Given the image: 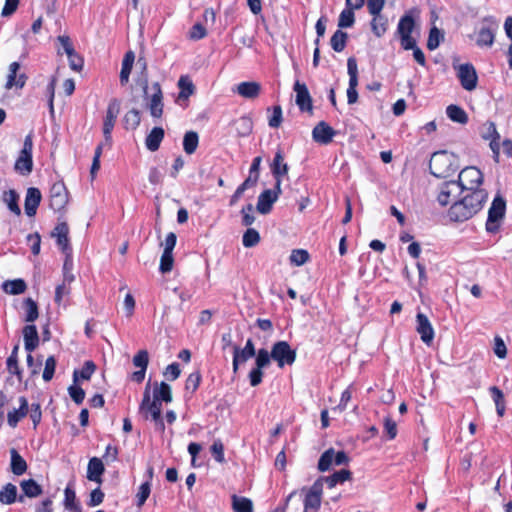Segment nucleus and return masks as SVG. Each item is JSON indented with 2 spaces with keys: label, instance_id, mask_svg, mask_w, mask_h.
<instances>
[{
  "label": "nucleus",
  "instance_id": "obj_1",
  "mask_svg": "<svg viewBox=\"0 0 512 512\" xmlns=\"http://www.w3.org/2000/svg\"><path fill=\"white\" fill-rule=\"evenodd\" d=\"M488 198L486 190L469 192L462 199L455 201L449 209L452 221L463 222L472 218L482 208Z\"/></svg>",
  "mask_w": 512,
  "mask_h": 512
},
{
  "label": "nucleus",
  "instance_id": "obj_2",
  "mask_svg": "<svg viewBox=\"0 0 512 512\" xmlns=\"http://www.w3.org/2000/svg\"><path fill=\"white\" fill-rule=\"evenodd\" d=\"M459 169V159L451 152L438 151L432 154L429 162V170L437 178L452 176Z\"/></svg>",
  "mask_w": 512,
  "mask_h": 512
},
{
  "label": "nucleus",
  "instance_id": "obj_3",
  "mask_svg": "<svg viewBox=\"0 0 512 512\" xmlns=\"http://www.w3.org/2000/svg\"><path fill=\"white\" fill-rule=\"evenodd\" d=\"M139 411L144 415L146 419H151L156 426V429L163 432L165 430V424L162 418V403L151 399V382L145 386L143 398L139 406Z\"/></svg>",
  "mask_w": 512,
  "mask_h": 512
},
{
  "label": "nucleus",
  "instance_id": "obj_4",
  "mask_svg": "<svg viewBox=\"0 0 512 512\" xmlns=\"http://www.w3.org/2000/svg\"><path fill=\"white\" fill-rule=\"evenodd\" d=\"M301 493L304 494L303 512H318L322 501L323 479H317L309 488L303 487Z\"/></svg>",
  "mask_w": 512,
  "mask_h": 512
},
{
  "label": "nucleus",
  "instance_id": "obj_5",
  "mask_svg": "<svg viewBox=\"0 0 512 512\" xmlns=\"http://www.w3.org/2000/svg\"><path fill=\"white\" fill-rule=\"evenodd\" d=\"M463 191H479V186L483 182L482 172L474 167L468 166L461 170L456 181Z\"/></svg>",
  "mask_w": 512,
  "mask_h": 512
},
{
  "label": "nucleus",
  "instance_id": "obj_6",
  "mask_svg": "<svg viewBox=\"0 0 512 512\" xmlns=\"http://www.w3.org/2000/svg\"><path fill=\"white\" fill-rule=\"evenodd\" d=\"M506 210L505 200L497 195L492 201L488 211V218L486 221V230L489 233H496L500 227V221L503 219Z\"/></svg>",
  "mask_w": 512,
  "mask_h": 512
},
{
  "label": "nucleus",
  "instance_id": "obj_7",
  "mask_svg": "<svg viewBox=\"0 0 512 512\" xmlns=\"http://www.w3.org/2000/svg\"><path fill=\"white\" fill-rule=\"evenodd\" d=\"M271 358L277 362L279 368H283L285 365H292L295 362L296 351L288 342L278 341L272 346Z\"/></svg>",
  "mask_w": 512,
  "mask_h": 512
},
{
  "label": "nucleus",
  "instance_id": "obj_8",
  "mask_svg": "<svg viewBox=\"0 0 512 512\" xmlns=\"http://www.w3.org/2000/svg\"><path fill=\"white\" fill-rule=\"evenodd\" d=\"M281 182L282 180H278L275 182V187L273 190L267 189L264 190L258 197V202L256 205L257 211L261 214H268L272 210L273 204L277 201L279 195L281 194Z\"/></svg>",
  "mask_w": 512,
  "mask_h": 512
},
{
  "label": "nucleus",
  "instance_id": "obj_9",
  "mask_svg": "<svg viewBox=\"0 0 512 512\" xmlns=\"http://www.w3.org/2000/svg\"><path fill=\"white\" fill-rule=\"evenodd\" d=\"M455 69L463 89L472 91L477 87L478 75L471 63L460 64Z\"/></svg>",
  "mask_w": 512,
  "mask_h": 512
},
{
  "label": "nucleus",
  "instance_id": "obj_10",
  "mask_svg": "<svg viewBox=\"0 0 512 512\" xmlns=\"http://www.w3.org/2000/svg\"><path fill=\"white\" fill-rule=\"evenodd\" d=\"M497 23L491 18H485L483 25L477 32L476 44L479 47H491L494 43Z\"/></svg>",
  "mask_w": 512,
  "mask_h": 512
},
{
  "label": "nucleus",
  "instance_id": "obj_11",
  "mask_svg": "<svg viewBox=\"0 0 512 512\" xmlns=\"http://www.w3.org/2000/svg\"><path fill=\"white\" fill-rule=\"evenodd\" d=\"M120 111V103L117 99H112L107 107L106 116L103 122V134L105 141L107 143H111L112 139V131L116 123V119L118 117Z\"/></svg>",
  "mask_w": 512,
  "mask_h": 512
},
{
  "label": "nucleus",
  "instance_id": "obj_12",
  "mask_svg": "<svg viewBox=\"0 0 512 512\" xmlns=\"http://www.w3.org/2000/svg\"><path fill=\"white\" fill-rule=\"evenodd\" d=\"M463 190L456 182V180L446 181L439 187L437 195V201L441 206H446L451 203L457 196H459Z\"/></svg>",
  "mask_w": 512,
  "mask_h": 512
},
{
  "label": "nucleus",
  "instance_id": "obj_13",
  "mask_svg": "<svg viewBox=\"0 0 512 512\" xmlns=\"http://www.w3.org/2000/svg\"><path fill=\"white\" fill-rule=\"evenodd\" d=\"M68 203V191L63 182H55L50 188V208L62 210Z\"/></svg>",
  "mask_w": 512,
  "mask_h": 512
},
{
  "label": "nucleus",
  "instance_id": "obj_14",
  "mask_svg": "<svg viewBox=\"0 0 512 512\" xmlns=\"http://www.w3.org/2000/svg\"><path fill=\"white\" fill-rule=\"evenodd\" d=\"M416 331L426 345L432 343L435 335L433 326L428 317L421 312L416 315Z\"/></svg>",
  "mask_w": 512,
  "mask_h": 512
},
{
  "label": "nucleus",
  "instance_id": "obj_15",
  "mask_svg": "<svg viewBox=\"0 0 512 512\" xmlns=\"http://www.w3.org/2000/svg\"><path fill=\"white\" fill-rule=\"evenodd\" d=\"M149 363V354L146 350L138 351L133 357V365L139 368L131 374V379L136 383H141L146 374V370Z\"/></svg>",
  "mask_w": 512,
  "mask_h": 512
},
{
  "label": "nucleus",
  "instance_id": "obj_16",
  "mask_svg": "<svg viewBox=\"0 0 512 512\" xmlns=\"http://www.w3.org/2000/svg\"><path fill=\"white\" fill-rule=\"evenodd\" d=\"M19 407L12 409L7 414V423L11 428L17 427L18 423L29 413V403L26 397L18 398Z\"/></svg>",
  "mask_w": 512,
  "mask_h": 512
},
{
  "label": "nucleus",
  "instance_id": "obj_17",
  "mask_svg": "<svg viewBox=\"0 0 512 512\" xmlns=\"http://www.w3.org/2000/svg\"><path fill=\"white\" fill-rule=\"evenodd\" d=\"M335 130L326 122H319L312 131L313 140L320 144H329L335 136Z\"/></svg>",
  "mask_w": 512,
  "mask_h": 512
},
{
  "label": "nucleus",
  "instance_id": "obj_18",
  "mask_svg": "<svg viewBox=\"0 0 512 512\" xmlns=\"http://www.w3.org/2000/svg\"><path fill=\"white\" fill-rule=\"evenodd\" d=\"M294 91L296 93V104L301 111L312 110V99L306 84L296 81L294 84Z\"/></svg>",
  "mask_w": 512,
  "mask_h": 512
},
{
  "label": "nucleus",
  "instance_id": "obj_19",
  "mask_svg": "<svg viewBox=\"0 0 512 512\" xmlns=\"http://www.w3.org/2000/svg\"><path fill=\"white\" fill-rule=\"evenodd\" d=\"M68 234L69 228L66 222L58 223L51 234L52 237L56 238L57 245L67 256L71 252Z\"/></svg>",
  "mask_w": 512,
  "mask_h": 512
},
{
  "label": "nucleus",
  "instance_id": "obj_20",
  "mask_svg": "<svg viewBox=\"0 0 512 512\" xmlns=\"http://www.w3.org/2000/svg\"><path fill=\"white\" fill-rule=\"evenodd\" d=\"M41 199L42 195L38 188L30 187L27 189L24 203V209L27 216H35Z\"/></svg>",
  "mask_w": 512,
  "mask_h": 512
},
{
  "label": "nucleus",
  "instance_id": "obj_21",
  "mask_svg": "<svg viewBox=\"0 0 512 512\" xmlns=\"http://www.w3.org/2000/svg\"><path fill=\"white\" fill-rule=\"evenodd\" d=\"M151 88L153 94L148 104L150 114L154 118H160L163 114L162 90L158 82L153 83Z\"/></svg>",
  "mask_w": 512,
  "mask_h": 512
},
{
  "label": "nucleus",
  "instance_id": "obj_22",
  "mask_svg": "<svg viewBox=\"0 0 512 512\" xmlns=\"http://www.w3.org/2000/svg\"><path fill=\"white\" fill-rule=\"evenodd\" d=\"M24 347L28 353L33 352L39 344V335L35 325H26L23 328Z\"/></svg>",
  "mask_w": 512,
  "mask_h": 512
},
{
  "label": "nucleus",
  "instance_id": "obj_23",
  "mask_svg": "<svg viewBox=\"0 0 512 512\" xmlns=\"http://www.w3.org/2000/svg\"><path fill=\"white\" fill-rule=\"evenodd\" d=\"M152 388V396L153 399L162 403H170L172 402V392L171 387L166 382H155L153 385H151Z\"/></svg>",
  "mask_w": 512,
  "mask_h": 512
},
{
  "label": "nucleus",
  "instance_id": "obj_24",
  "mask_svg": "<svg viewBox=\"0 0 512 512\" xmlns=\"http://www.w3.org/2000/svg\"><path fill=\"white\" fill-rule=\"evenodd\" d=\"M19 68H20V64L18 62H12L10 64L9 74H8L7 82H6L7 89L12 88L13 86H16L18 88L24 87L27 77L25 74H19L17 76V72H18Z\"/></svg>",
  "mask_w": 512,
  "mask_h": 512
},
{
  "label": "nucleus",
  "instance_id": "obj_25",
  "mask_svg": "<svg viewBox=\"0 0 512 512\" xmlns=\"http://www.w3.org/2000/svg\"><path fill=\"white\" fill-rule=\"evenodd\" d=\"M288 165L284 162V156L282 151L279 149L274 156L273 162L271 164V172L276 181L281 180L282 176H285L288 173Z\"/></svg>",
  "mask_w": 512,
  "mask_h": 512
},
{
  "label": "nucleus",
  "instance_id": "obj_26",
  "mask_svg": "<svg viewBox=\"0 0 512 512\" xmlns=\"http://www.w3.org/2000/svg\"><path fill=\"white\" fill-rule=\"evenodd\" d=\"M104 470V465L101 459L93 457L89 460L88 463L87 478L90 481H94L100 484L102 482L101 476L104 473Z\"/></svg>",
  "mask_w": 512,
  "mask_h": 512
},
{
  "label": "nucleus",
  "instance_id": "obj_27",
  "mask_svg": "<svg viewBox=\"0 0 512 512\" xmlns=\"http://www.w3.org/2000/svg\"><path fill=\"white\" fill-rule=\"evenodd\" d=\"M164 135L165 132L162 127H154L145 139L146 148L151 152L157 151L164 139Z\"/></svg>",
  "mask_w": 512,
  "mask_h": 512
},
{
  "label": "nucleus",
  "instance_id": "obj_28",
  "mask_svg": "<svg viewBox=\"0 0 512 512\" xmlns=\"http://www.w3.org/2000/svg\"><path fill=\"white\" fill-rule=\"evenodd\" d=\"M260 90H261V85L258 82H254V81L241 82L240 84H238L237 89H236L237 93L240 96H242L244 98H248V99H254V98L258 97Z\"/></svg>",
  "mask_w": 512,
  "mask_h": 512
},
{
  "label": "nucleus",
  "instance_id": "obj_29",
  "mask_svg": "<svg viewBox=\"0 0 512 512\" xmlns=\"http://www.w3.org/2000/svg\"><path fill=\"white\" fill-rule=\"evenodd\" d=\"M135 61V54L133 51H128L125 53L124 58L122 60V66L120 71V83L125 85L129 81V76Z\"/></svg>",
  "mask_w": 512,
  "mask_h": 512
},
{
  "label": "nucleus",
  "instance_id": "obj_30",
  "mask_svg": "<svg viewBox=\"0 0 512 512\" xmlns=\"http://www.w3.org/2000/svg\"><path fill=\"white\" fill-rule=\"evenodd\" d=\"M233 356L240 359L242 362H246L256 354L255 346L252 339H248L245 346L240 348L237 345H233Z\"/></svg>",
  "mask_w": 512,
  "mask_h": 512
},
{
  "label": "nucleus",
  "instance_id": "obj_31",
  "mask_svg": "<svg viewBox=\"0 0 512 512\" xmlns=\"http://www.w3.org/2000/svg\"><path fill=\"white\" fill-rule=\"evenodd\" d=\"M11 456V471L13 474L20 476L23 475L27 470V463L25 459L18 453V451L14 448L10 450Z\"/></svg>",
  "mask_w": 512,
  "mask_h": 512
},
{
  "label": "nucleus",
  "instance_id": "obj_32",
  "mask_svg": "<svg viewBox=\"0 0 512 512\" xmlns=\"http://www.w3.org/2000/svg\"><path fill=\"white\" fill-rule=\"evenodd\" d=\"M27 285L23 279L6 280L2 283V290L9 295H19L26 291Z\"/></svg>",
  "mask_w": 512,
  "mask_h": 512
},
{
  "label": "nucleus",
  "instance_id": "obj_33",
  "mask_svg": "<svg viewBox=\"0 0 512 512\" xmlns=\"http://www.w3.org/2000/svg\"><path fill=\"white\" fill-rule=\"evenodd\" d=\"M14 169L17 173L21 175H29L33 169V159L30 155H25L19 153L18 158L16 159Z\"/></svg>",
  "mask_w": 512,
  "mask_h": 512
},
{
  "label": "nucleus",
  "instance_id": "obj_34",
  "mask_svg": "<svg viewBox=\"0 0 512 512\" xmlns=\"http://www.w3.org/2000/svg\"><path fill=\"white\" fill-rule=\"evenodd\" d=\"M448 118L459 124H466L468 122V115L463 108L458 105H449L446 108Z\"/></svg>",
  "mask_w": 512,
  "mask_h": 512
},
{
  "label": "nucleus",
  "instance_id": "obj_35",
  "mask_svg": "<svg viewBox=\"0 0 512 512\" xmlns=\"http://www.w3.org/2000/svg\"><path fill=\"white\" fill-rule=\"evenodd\" d=\"M18 345L14 346L10 356L7 358V370L10 374L16 375L19 381L22 380V370L18 365Z\"/></svg>",
  "mask_w": 512,
  "mask_h": 512
},
{
  "label": "nucleus",
  "instance_id": "obj_36",
  "mask_svg": "<svg viewBox=\"0 0 512 512\" xmlns=\"http://www.w3.org/2000/svg\"><path fill=\"white\" fill-rule=\"evenodd\" d=\"M17 500V487L12 483H7L0 490V503L11 505Z\"/></svg>",
  "mask_w": 512,
  "mask_h": 512
},
{
  "label": "nucleus",
  "instance_id": "obj_37",
  "mask_svg": "<svg viewBox=\"0 0 512 512\" xmlns=\"http://www.w3.org/2000/svg\"><path fill=\"white\" fill-rule=\"evenodd\" d=\"M351 472L347 469H342L333 473L327 477H320L319 479H323V483H327L329 488L335 487L339 483H343L344 481L350 479Z\"/></svg>",
  "mask_w": 512,
  "mask_h": 512
},
{
  "label": "nucleus",
  "instance_id": "obj_38",
  "mask_svg": "<svg viewBox=\"0 0 512 512\" xmlns=\"http://www.w3.org/2000/svg\"><path fill=\"white\" fill-rule=\"evenodd\" d=\"M3 201L6 203L7 207L12 213L17 216L21 214V209L18 205L19 195L15 190L10 189L4 192Z\"/></svg>",
  "mask_w": 512,
  "mask_h": 512
},
{
  "label": "nucleus",
  "instance_id": "obj_39",
  "mask_svg": "<svg viewBox=\"0 0 512 512\" xmlns=\"http://www.w3.org/2000/svg\"><path fill=\"white\" fill-rule=\"evenodd\" d=\"M415 27L414 19L411 15H404L400 18L397 26V34L399 36L411 35Z\"/></svg>",
  "mask_w": 512,
  "mask_h": 512
},
{
  "label": "nucleus",
  "instance_id": "obj_40",
  "mask_svg": "<svg viewBox=\"0 0 512 512\" xmlns=\"http://www.w3.org/2000/svg\"><path fill=\"white\" fill-rule=\"evenodd\" d=\"M491 397L495 403L497 414L502 417L505 413V399L503 392L496 386H492L489 388Z\"/></svg>",
  "mask_w": 512,
  "mask_h": 512
},
{
  "label": "nucleus",
  "instance_id": "obj_41",
  "mask_svg": "<svg viewBox=\"0 0 512 512\" xmlns=\"http://www.w3.org/2000/svg\"><path fill=\"white\" fill-rule=\"evenodd\" d=\"M20 486L27 497L34 498L42 494L41 486L33 479L21 481Z\"/></svg>",
  "mask_w": 512,
  "mask_h": 512
},
{
  "label": "nucleus",
  "instance_id": "obj_42",
  "mask_svg": "<svg viewBox=\"0 0 512 512\" xmlns=\"http://www.w3.org/2000/svg\"><path fill=\"white\" fill-rule=\"evenodd\" d=\"M74 275H68L65 273L63 277V283L58 285L55 290V302L60 304L63 297L70 293L69 285L73 282Z\"/></svg>",
  "mask_w": 512,
  "mask_h": 512
},
{
  "label": "nucleus",
  "instance_id": "obj_43",
  "mask_svg": "<svg viewBox=\"0 0 512 512\" xmlns=\"http://www.w3.org/2000/svg\"><path fill=\"white\" fill-rule=\"evenodd\" d=\"M198 143L199 137L196 132L188 131L185 133L183 138V149L187 154H193L198 147Z\"/></svg>",
  "mask_w": 512,
  "mask_h": 512
},
{
  "label": "nucleus",
  "instance_id": "obj_44",
  "mask_svg": "<svg viewBox=\"0 0 512 512\" xmlns=\"http://www.w3.org/2000/svg\"><path fill=\"white\" fill-rule=\"evenodd\" d=\"M232 508L234 512H252L253 503L249 498L233 495Z\"/></svg>",
  "mask_w": 512,
  "mask_h": 512
},
{
  "label": "nucleus",
  "instance_id": "obj_45",
  "mask_svg": "<svg viewBox=\"0 0 512 512\" xmlns=\"http://www.w3.org/2000/svg\"><path fill=\"white\" fill-rule=\"evenodd\" d=\"M347 72L349 75L348 89H356L358 85V68L357 61L354 57H350L347 60Z\"/></svg>",
  "mask_w": 512,
  "mask_h": 512
},
{
  "label": "nucleus",
  "instance_id": "obj_46",
  "mask_svg": "<svg viewBox=\"0 0 512 512\" xmlns=\"http://www.w3.org/2000/svg\"><path fill=\"white\" fill-rule=\"evenodd\" d=\"M347 33L342 30H337L331 37L330 44L334 51L341 52L346 47Z\"/></svg>",
  "mask_w": 512,
  "mask_h": 512
},
{
  "label": "nucleus",
  "instance_id": "obj_47",
  "mask_svg": "<svg viewBox=\"0 0 512 512\" xmlns=\"http://www.w3.org/2000/svg\"><path fill=\"white\" fill-rule=\"evenodd\" d=\"M371 29L377 37H381L387 30V19L381 14L374 15L371 22Z\"/></svg>",
  "mask_w": 512,
  "mask_h": 512
},
{
  "label": "nucleus",
  "instance_id": "obj_48",
  "mask_svg": "<svg viewBox=\"0 0 512 512\" xmlns=\"http://www.w3.org/2000/svg\"><path fill=\"white\" fill-rule=\"evenodd\" d=\"M141 121L140 112L137 109H131L124 116V124L126 129H136Z\"/></svg>",
  "mask_w": 512,
  "mask_h": 512
},
{
  "label": "nucleus",
  "instance_id": "obj_49",
  "mask_svg": "<svg viewBox=\"0 0 512 512\" xmlns=\"http://www.w3.org/2000/svg\"><path fill=\"white\" fill-rule=\"evenodd\" d=\"M481 136L485 140H499L500 135L497 132L496 125L492 121L485 122L481 127Z\"/></svg>",
  "mask_w": 512,
  "mask_h": 512
},
{
  "label": "nucleus",
  "instance_id": "obj_50",
  "mask_svg": "<svg viewBox=\"0 0 512 512\" xmlns=\"http://www.w3.org/2000/svg\"><path fill=\"white\" fill-rule=\"evenodd\" d=\"M260 242V235L257 230L253 228H248L242 237L243 246L246 248H251L256 246Z\"/></svg>",
  "mask_w": 512,
  "mask_h": 512
},
{
  "label": "nucleus",
  "instance_id": "obj_51",
  "mask_svg": "<svg viewBox=\"0 0 512 512\" xmlns=\"http://www.w3.org/2000/svg\"><path fill=\"white\" fill-rule=\"evenodd\" d=\"M178 86L180 88L178 99H187L194 92L193 83L185 76L180 77L178 81Z\"/></svg>",
  "mask_w": 512,
  "mask_h": 512
},
{
  "label": "nucleus",
  "instance_id": "obj_52",
  "mask_svg": "<svg viewBox=\"0 0 512 512\" xmlns=\"http://www.w3.org/2000/svg\"><path fill=\"white\" fill-rule=\"evenodd\" d=\"M96 369L92 361H86L80 371L75 370L73 373L74 381L80 377L83 380H89Z\"/></svg>",
  "mask_w": 512,
  "mask_h": 512
},
{
  "label": "nucleus",
  "instance_id": "obj_53",
  "mask_svg": "<svg viewBox=\"0 0 512 512\" xmlns=\"http://www.w3.org/2000/svg\"><path fill=\"white\" fill-rule=\"evenodd\" d=\"M334 449L330 448L326 450L320 457L318 462V469L321 472L327 471L330 469L332 464H334Z\"/></svg>",
  "mask_w": 512,
  "mask_h": 512
},
{
  "label": "nucleus",
  "instance_id": "obj_54",
  "mask_svg": "<svg viewBox=\"0 0 512 512\" xmlns=\"http://www.w3.org/2000/svg\"><path fill=\"white\" fill-rule=\"evenodd\" d=\"M24 304L26 309L25 321L34 322L39 316L37 303L31 298H27Z\"/></svg>",
  "mask_w": 512,
  "mask_h": 512
},
{
  "label": "nucleus",
  "instance_id": "obj_55",
  "mask_svg": "<svg viewBox=\"0 0 512 512\" xmlns=\"http://www.w3.org/2000/svg\"><path fill=\"white\" fill-rule=\"evenodd\" d=\"M354 21V10L346 7L339 15L338 26L340 28H348L354 24Z\"/></svg>",
  "mask_w": 512,
  "mask_h": 512
},
{
  "label": "nucleus",
  "instance_id": "obj_56",
  "mask_svg": "<svg viewBox=\"0 0 512 512\" xmlns=\"http://www.w3.org/2000/svg\"><path fill=\"white\" fill-rule=\"evenodd\" d=\"M309 259V253L304 249H294L290 255V262L293 265L301 266Z\"/></svg>",
  "mask_w": 512,
  "mask_h": 512
},
{
  "label": "nucleus",
  "instance_id": "obj_57",
  "mask_svg": "<svg viewBox=\"0 0 512 512\" xmlns=\"http://www.w3.org/2000/svg\"><path fill=\"white\" fill-rule=\"evenodd\" d=\"M443 38V35L441 34L440 30L436 27H432L429 32L428 40H427V48L430 51L435 50L439 44L440 40Z\"/></svg>",
  "mask_w": 512,
  "mask_h": 512
},
{
  "label": "nucleus",
  "instance_id": "obj_58",
  "mask_svg": "<svg viewBox=\"0 0 512 512\" xmlns=\"http://www.w3.org/2000/svg\"><path fill=\"white\" fill-rule=\"evenodd\" d=\"M64 494V507L66 510L80 509V506L76 502V494L73 489L66 487Z\"/></svg>",
  "mask_w": 512,
  "mask_h": 512
},
{
  "label": "nucleus",
  "instance_id": "obj_59",
  "mask_svg": "<svg viewBox=\"0 0 512 512\" xmlns=\"http://www.w3.org/2000/svg\"><path fill=\"white\" fill-rule=\"evenodd\" d=\"M255 367L260 369L266 368L271 361V353H269L266 349H259L257 354H255Z\"/></svg>",
  "mask_w": 512,
  "mask_h": 512
},
{
  "label": "nucleus",
  "instance_id": "obj_60",
  "mask_svg": "<svg viewBox=\"0 0 512 512\" xmlns=\"http://www.w3.org/2000/svg\"><path fill=\"white\" fill-rule=\"evenodd\" d=\"M173 252L163 251L160 259V271L162 273H168L173 268Z\"/></svg>",
  "mask_w": 512,
  "mask_h": 512
},
{
  "label": "nucleus",
  "instance_id": "obj_61",
  "mask_svg": "<svg viewBox=\"0 0 512 512\" xmlns=\"http://www.w3.org/2000/svg\"><path fill=\"white\" fill-rule=\"evenodd\" d=\"M151 492V484L150 481H146L141 484L139 487V491L136 495L137 498V506L141 507L146 502L147 498L149 497Z\"/></svg>",
  "mask_w": 512,
  "mask_h": 512
},
{
  "label": "nucleus",
  "instance_id": "obj_62",
  "mask_svg": "<svg viewBox=\"0 0 512 512\" xmlns=\"http://www.w3.org/2000/svg\"><path fill=\"white\" fill-rule=\"evenodd\" d=\"M55 368H56V359L54 358V356H50L46 359V362H45V367H44V371H43V380L46 381V382H49L53 376H54V373H55Z\"/></svg>",
  "mask_w": 512,
  "mask_h": 512
},
{
  "label": "nucleus",
  "instance_id": "obj_63",
  "mask_svg": "<svg viewBox=\"0 0 512 512\" xmlns=\"http://www.w3.org/2000/svg\"><path fill=\"white\" fill-rule=\"evenodd\" d=\"M200 382L201 374L199 372H193L186 379L185 389L191 393H194L198 389Z\"/></svg>",
  "mask_w": 512,
  "mask_h": 512
},
{
  "label": "nucleus",
  "instance_id": "obj_64",
  "mask_svg": "<svg viewBox=\"0 0 512 512\" xmlns=\"http://www.w3.org/2000/svg\"><path fill=\"white\" fill-rule=\"evenodd\" d=\"M211 453L218 463H223L225 461L224 445L220 439H217L213 442L211 446Z\"/></svg>",
  "mask_w": 512,
  "mask_h": 512
}]
</instances>
